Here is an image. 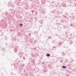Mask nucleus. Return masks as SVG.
Here are the masks:
<instances>
[{
  "label": "nucleus",
  "mask_w": 76,
  "mask_h": 76,
  "mask_svg": "<svg viewBox=\"0 0 76 76\" xmlns=\"http://www.w3.org/2000/svg\"><path fill=\"white\" fill-rule=\"evenodd\" d=\"M18 48H19V47H18V46H17L15 47V50H15L16 52H17V51H18L17 50Z\"/></svg>",
  "instance_id": "1"
},
{
  "label": "nucleus",
  "mask_w": 76,
  "mask_h": 76,
  "mask_svg": "<svg viewBox=\"0 0 76 76\" xmlns=\"http://www.w3.org/2000/svg\"><path fill=\"white\" fill-rule=\"evenodd\" d=\"M66 54L67 53H65L64 52H62V55L63 56H66Z\"/></svg>",
  "instance_id": "2"
},
{
  "label": "nucleus",
  "mask_w": 76,
  "mask_h": 76,
  "mask_svg": "<svg viewBox=\"0 0 76 76\" xmlns=\"http://www.w3.org/2000/svg\"><path fill=\"white\" fill-rule=\"evenodd\" d=\"M63 7H66V5L65 4H63Z\"/></svg>",
  "instance_id": "3"
},
{
  "label": "nucleus",
  "mask_w": 76,
  "mask_h": 76,
  "mask_svg": "<svg viewBox=\"0 0 76 76\" xmlns=\"http://www.w3.org/2000/svg\"><path fill=\"white\" fill-rule=\"evenodd\" d=\"M62 43V42H60L59 43V45H61V44Z\"/></svg>",
  "instance_id": "4"
},
{
  "label": "nucleus",
  "mask_w": 76,
  "mask_h": 76,
  "mask_svg": "<svg viewBox=\"0 0 76 76\" xmlns=\"http://www.w3.org/2000/svg\"><path fill=\"white\" fill-rule=\"evenodd\" d=\"M46 56H48V57H50V55L48 53L46 55Z\"/></svg>",
  "instance_id": "5"
},
{
  "label": "nucleus",
  "mask_w": 76,
  "mask_h": 76,
  "mask_svg": "<svg viewBox=\"0 0 76 76\" xmlns=\"http://www.w3.org/2000/svg\"><path fill=\"white\" fill-rule=\"evenodd\" d=\"M62 68H63V69H66V66H62Z\"/></svg>",
  "instance_id": "6"
},
{
  "label": "nucleus",
  "mask_w": 76,
  "mask_h": 76,
  "mask_svg": "<svg viewBox=\"0 0 76 76\" xmlns=\"http://www.w3.org/2000/svg\"><path fill=\"white\" fill-rule=\"evenodd\" d=\"M20 27H22V26H23V24L20 23Z\"/></svg>",
  "instance_id": "7"
},
{
  "label": "nucleus",
  "mask_w": 76,
  "mask_h": 76,
  "mask_svg": "<svg viewBox=\"0 0 76 76\" xmlns=\"http://www.w3.org/2000/svg\"><path fill=\"white\" fill-rule=\"evenodd\" d=\"M48 38H49V39H51V38H52V37H51V36H49Z\"/></svg>",
  "instance_id": "8"
},
{
  "label": "nucleus",
  "mask_w": 76,
  "mask_h": 76,
  "mask_svg": "<svg viewBox=\"0 0 76 76\" xmlns=\"http://www.w3.org/2000/svg\"><path fill=\"white\" fill-rule=\"evenodd\" d=\"M11 6L12 7H14V5H12V6Z\"/></svg>",
  "instance_id": "9"
},
{
  "label": "nucleus",
  "mask_w": 76,
  "mask_h": 76,
  "mask_svg": "<svg viewBox=\"0 0 76 76\" xmlns=\"http://www.w3.org/2000/svg\"><path fill=\"white\" fill-rule=\"evenodd\" d=\"M44 63H45L44 62H43L42 63V64H44Z\"/></svg>",
  "instance_id": "10"
},
{
  "label": "nucleus",
  "mask_w": 76,
  "mask_h": 76,
  "mask_svg": "<svg viewBox=\"0 0 76 76\" xmlns=\"http://www.w3.org/2000/svg\"><path fill=\"white\" fill-rule=\"evenodd\" d=\"M22 66H23V67H24V65L23 64H22Z\"/></svg>",
  "instance_id": "11"
},
{
  "label": "nucleus",
  "mask_w": 76,
  "mask_h": 76,
  "mask_svg": "<svg viewBox=\"0 0 76 76\" xmlns=\"http://www.w3.org/2000/svg\"><path fill=\"white\" fill-rule=\"evenodd\" d=\"M53 48H56V46H53Z\"/></svg>",
  "instance_id": "12"
},
{
  "label": "nucleus",
  "mask_w": 76,
  "mask_h": 76,
  "mask_svg": "<svg viewBox=\"0 0 76 76\" xmlns=\"http://www.w3.org/2000/svg\"><path fill=\"white\" fill-rule=\"evenodd\" d=\"M23 59H25V58L24 57H23Z\"/></svg>",
  "instance_id": "13"
},
{
  "label": "nucleus",
  "mask_w": 76,
  "mask_h": 76,
  "mask_svg": "<svg viewBox=\"0 0 76 76\" xmlns=\"http://www.w3.org/2000/svg\"><path fill=\"white\" fill-rule=\"evenodd\" d=\"M70 25H71V26H72V25L71 24Z\"/></svg>",
  "instance_id": "14"
},
{
  "label": "nucleus",
  "mask_w": 76,
  "mask_h": 76,
  "mask_svg": "<svg viewBox=\"0 0 76 76\" xmlns=\"http://www.w3.org/2000/svg\"><path fill=\"white\" fill-rule=\"evenodd\" d=\"M3 33H2V35H1V36H3Z\"/></svg>",
  "instance_id": "15"
},
{
  "label": "nucleus",
  "mask_w": 76,
  "mask_h": 76,
  "mask_svg": "<svg viewBox=\"0 0 76 76\" xmlns=\"http://www.w3.org/2000/svg\"><path fill=\"white\" fill-rule=\"evenodd\" d=\"M52 3H54V2L53 1H52Z\"/></svg>",
  "instance_id": "16"
},
{
  "label": "nucleus",
  "mask_w": 76,
  "mask_h": 76,
  "mask_svg": "<svg viewBox=\"0 0 76 76\" xmlns=\"http://www.w3.org/2000/svg\"><path fill=\"white\" fill-rule=\"evenodd\" d=\"M43 13H44V14H45V12H43Z\"/></svg>",
  "instance_id": "17"
},
{
  "label": "nucleus",
  "mask_w": 76,
  "mask_h": 76,
  "mask_svg": "<svg viewBox=\"0 0 76 76\" xmlns=\"http://www.w3.org/2000/svg\"><path fill=\"white\" fill-rule=\"evenodd\" d=\"M46 18H47V17H46Z\"/></svg>",
  "instance_id": "18"
}]
</instances>
